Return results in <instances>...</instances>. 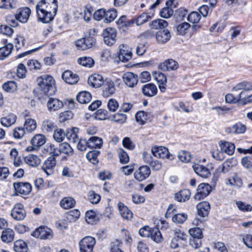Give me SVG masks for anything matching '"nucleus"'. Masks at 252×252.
Returning <instances> with one entry per match:
<instances>
[{"label":"nucleus","instance_id":"21","mask_svg":"<svg viewBox=\"0 0 252 252\" xmlns=\"http://www.w3.org/2000/svg\"><path fill=\"white\" fill-rule=\"evenodd\" d=\"M36 13L38 20L43 23H48L52 21L56 15L51 11H36Z\"/></svg>","mask_w":252,"mask_h":252},{"label":"nucleus","instance_id":"59","mask_svg":"<svg viewBox=\"0 0 252 252\" xmlns=\"http://www.w3.org/2000/svg\"><path fill=\"white\" fill-rule=\"evenodd\" d=\"M177 157L180 160L185 162H189L191 159V156L189 153L185 151L180 152Z\"/></svg>","mask_w":252,"mask_h":252},{"label":"nucleus","instance_id":"4","mask_svg":"<svg viewBox=\"0 0 252 252\" xmlns=\"http://www.w3.org/2000/svg\"><path fill=\"white\" fill-rule=\"evenodd\" d=\"M151 152L153 156L158 158L169 160L174 158L173 155L169 153L168 149L165 147L155 146L152 147Z\"/></svg>","mask_w":252,"mask_h":252},{"label":"nucleus","instance_id":"19","mask_svg":"<svg viewBox=\"0 0 252 252\" xmlns=\"http://www.w3.org/2000/svg\"><path fill=\"white\" fill-rule=\"evenodd\" d=\"M178 67L177 62L172 59L167 60L158 65V68L163 71L176 70Z\"/></svg>","mask_w":252,"mask_h":252},{"label":"nucleus","instance_id":"47","mask_svg":"<svg viewBox=\"0 0 252 252\" xmlns=\"http://www.w3.org/2000/svg\"><path fill=\"white\" fill-rule=\"evenodd\" d=\"M117 16V12L114 9L105 10V20L106 23H110L113 21Z\"/></svg>","mask_w":252,"mask_h":252},{"label":"nucleus","instance_id":"17","mask_svg":"<svg viewBox=\"0 0 252 252\" xmlns=\"http://www.w3.org/2000/svg\"><path fill=\"white\" fill-rule=\"evenodd\" d=\"M88 82L90 86L98 88L102 86L105 82V79L104 80L103 76L100 74L95 73L89 77Z\"/></svg>","mask_w":252,"mask_h":252},{"label":"nucleus","instance_id":"38","mask_svg":"<svg viewBox=\"0 0 252 252\" xmlns=\"http://www.w3.org/2000/svg\"><path fill=\"white\" fill-rule=\"evenodd\" d=\"M75 200L71 197H64L60 201L61 206L65 209H68L73 207L75 205Z\"/></svg>","mask_w":252,"mask_h":252},{"label":"nucleus","instance_id":"10","mask_svg":"<svg viewBox=\"0 0 252 252\" xmlns=\"http://www.w3.org/2000/svg\"><path fill=\"white\" fill-rule=\"evenodd\" d=\"M33 237L41 239H47L52 238L53 233L52 230L47 227H39L32 232Z\"/></svg>","mask_w":252,"mask_h":252},{"label":"nucleus","instance_id":"11","mask_svg":"<svg viewBox=\"0 0 252 252\" xmlns=\"http://www.w3.org/2000/svg\"><path fill=\"white\" fill-rule=\"evenodd\" d=\"M211 191V187L206 183H201L197 187L194 198L196 200H201L206 197Z\"/></svg>","mask_w":252,"mask_h":252},{"label":"nucleus","instance_id":"52","mask_svg":"<svg viewBox=\"0 0 252 252\" xmlns=\"http://www.w3.org/2000/svg\"><path fill=\"white\" fill-rule=\"evenodd\" d=\"M188 216L185 213H179L173 215L172 220L176 223H182L187 219Z\"/></svg>","mask_w":252,"mask_h":252},{"label":"nucleus","instance_id":"54","mask_svg":"<svg viewBox=\"0 0 252 252\" xmlns=\"http://www.w3.org/2000/svg\"><path fill=\"white\" fill-rule=\"evenodd\" d=\"M99 152L97 151H93L88 152L86 155L87 158L92 163L95 164L98 162L97 156Z\"/></svg>","mask_w":252,"mask_h":252},{"label":"nucleus","instance_id":"23","mask_svg":"<svg viewBox=\"0 0 252 252\" xmlns=\"http://www.w3.org/2000/svg\"><path fill=\"white\" fill-rule=\"evenodd\" d=\"M192 168L194 172L202 178H207L211 175L209 169L203 165L195 163L192 165Z\"/></svg>","mask_w":252,"mask_h":252},{"label":"nucleus","instance_id":"6","mask_svg":"<svg viewBox=\"0 0 252 252\" xmlns=\"http://www.w3.org/2000/svg\"><path fill=\"white\" fill-rule=\"evenodd\" d=\"M102 35L104 43L109 46H112L116 41L117 32L115 29L108 28L105 29Z\"/></svg>","mask_w":252,"mask_h":252},{"label":"nucleus","instance_id":"46","mask_svg":"<svg viewBox=\"0 0 252 252\" xmlns=\"http://www.w3.org/2000/svg\"><path fill=\"white\" fill-rule=\"evenodd\" d=\"M154 13H152L151 15H148L147 13L144 12L135 20V22L137 26L141 25L147 22L149 19H151Z\"/></svg>","mask_w":252,"mask_h":252},{"label":"nucleus","instance_id":"34","mask_svg":"<svg viewBox=\"0 0 252 252\" xmlns=\"http://www.w3.org/2000/svg\"><path fill=\"white\" fill-rule=\"evenodd\" d=\"M76 97L77 101L82 104L87 103L92 99L91 94L86 91L80 92Z\"/></svg>","mask_w":252,"mask_h":252},{"label":"nucleus","instance_id":"36","mask_svg":"<svg viewBox=\"0 0 252 252\" xmlns=\"http://www.w3.org/2000/svg\"><path fill=\"white\" fill-rule=\"evenodd\" d=\"M25 162L30 166L36 167L40 163V158L35 155H29L25 158Z\"/></svg>","mask_w":252,"mask_h":252},{"label":"nucleus","instance_id":"63","mask_svg":"<svg viewBox=\"0 0 252 252\" xmlns=\"http://www.w3.org/2000/svg\"><path fill=\"white\" fill-rule=\"evenodd\" d=\"M25 133V130L24 127H17L13 129V135L15 139L22 138Z\"/></svg>","mask_w":252,"mask_h":252},{"label":"nucleus","instance_id":"37","mask_svg":"<svg viewBox=\"0 0 252 252\" xmlns=\"http://www.w3.org/2000/svg\"><path fill=\"white\" fill-rule=\"evenodd\" d=\"M16 116L13 114H9L5 117L1 119V124L4 126L9 127L15 124L16 121Z\"/></svg>","mask_w":252,"mask_h":252},{"label":"nucleus","instance_id":"41","mask_svg":"<svg viewBox=\"0 0 252 252\" xmlns=\"http://www.w3.org/2000/svg\"><path fill=\"white\" fill-rule=\"evenodd\" d=\"M16 6V0H0V8L4 9H14Z\"/></svg>","mask_w":252,"mask_h":252},{"label":"nucleus","instance_id":"9","mask_svg":"<svg viewBox=\"0 0 252 252\" xmlns=\"http://www.w3.org/2000/svg\"><path fill=\"white\" fill-rule=\"evenodd\" d=\"M11 217L16 220H23L26 216V212L23 205L17 203L11 210Z\"/></svg>","mask_w":252,"mask_h":252},{"label":"nucleus","instance_id":"8","mask_svg":"<svg viewBox=\"0 0 252 252\" xmlns=\"http://www.w3.org/2000/svg\"><path fill=\"white\" fill-rule=\"evenodd\" d=\"M95 240L91 236H87L83 238L79 243L81 252H92Z\"/></svg>","mask_w":252,"mask_h":252},{"label":"nucleus","instance_id":"1","mask_svg":"<svg viewBox=\"0 0 252 252\" xmlns=\"http://www.w3.org/2000/svg\"><path fill=\"white\" fill-rule=\"evenodd\" d=\"M232 91L236 93L241 91L236 96L228 94L225 95V100L227 103H237L241 101L242 98L246 92L252 91V82L244 81L236 84L232 89Z\"/></svg>","mask_w":252,"mask_h":252},{"label":"nucleus","instance_id":"33","mask_svg":"<svg viewBox=\"0 0 252 252\" xmlns=\"http://www.w3.org/2000/svg\"><path fill=\"white\" fill-rule=\"evenodd\" d=\"M89 147L91 148H100L103 144L101 138L92 136L88 139Z\"/></svg>","mask_w":252,"mask_h":252},{"label":"nucleus","instance_id":"50","mask_svg":"<svg viewBox=\"0 0 252 252\" xmlns=\"http://www.w3.org/2000/svg\"><path fill=\"white\" fill-rule=\"evenodd\" d=\"M65 136L66 132H65L63 130L60 128L56 129L53 135L54 139L58 142L63 141Z\"/></svg>","mask_w":252,"mask_h":252},{"label":"nucleus","instance_id":"31","mask_svg":"<svg viewBox=\"0 0 252 252\" xmlns=\"http://www.w3.org/2000/svg\"><path fill=\"white\" fill-rule=\"evenodd\" d=\"M14 237V232L10 228H7L2 231L1 239L4 243H8L11 242Z\"/></svg>","mask_w":252,"mask_h":252},{"label":"nucleus","instance_id":"58","mask_svg":"<svg viewBox=\"0 0 252 252\" xmlns=\"http://www.w3.org/2000/svg\"><path fill=\"white\" fill-rule=\"evenodd\" d=\"M236 204L238 208L243 212H249L252 211V206L248 204H246L241 201H236Z\"/></svg>","mask_w":252,"mask_h":252},{"label":"nucleus","instance_id":"2","mask_svg":"<svg viewBox=\"0 0 252 252\" xmlns=\"http://www.w3.org/2000/svg\"><path fill=\"white\" fill-rule=\"evenodd\" d=\"M39 91L41 94L47 96L54 94L56 92L55 81L53 77L44 75L38 77L37 80Z\"/></svg>","mask_w":252,"mask_h":252},{"label":"nucleus","instance_id":"29","mask_svg":"<svg viewBox=\"0 0 252 252\" xmlns=\"http://www.w3.org/2000/svg\"><path fill=\"white\" fill-rule=\"evenodd\" d=\"M79 129L77 127H73L71 129L68 130L66 132L65 137L70 142L75 143L79 141V137L77 132Z\"/></svg>","mask_w":252,"mask_h":252},{"label":"nucleus","instance_id":"55","mask_svg":"<svg viewBox=\"0 0 252 252\" xmlns=\"http://www.w3.org/2000/svg\"><path fill=\"white\" fill-rule=\"evenodd\" d=\"M200 18L201 16L199 13L193 11L188 15L187 20L191 23H197L200 21Z\"/></svg>","mask_w":252,"mask_h":252},{"label":"nucleus","instance_id":"5","mask_svg":"<svg viewBox=\"0 0 252 252\" xmlns=\"http://www.w3.org/2000/svg\"><path fill=\"white\" fill-rule=\"evenodd\" d=\"M15 194L26 195L32 191V186L28 182H16L13 183Z\"/></svg>","mask_w":252,"mask_h":252},{"label":"nucleus","instance_id":"64","mask_svg":"<svg viewBox=\"0 0 252 252\" xmlns=\"http://www.w3.org/2000/svg\"><path fill=\"white\" fill-rule=\"evenodd\" d=\"M13 33V30L10 27L5 25H1L0 26V33L10 36Z\"/></svg>","mask_w":252,"mask_h":252},{"label":"nucleus","instance_id":"26","mask_svg":"<svg viewBox=\"0 0 252 252\" xmlns=\"http://www.w3.org/2000/svg\"><path fill=\"white\" fill-rule=\"evenodd\" d=\"M143 94L148 97H153L156 95L158 92L156 86L153 83H148L144 85L142 87Z\"/></svg>","mask_w":252,"mask_h":252},{"label":"nucleus","instance_id":"3","mask_svg":"<svg viewBox=\"0 0 252 252\" xmlns=\"http://www.w3.org/2000/svg\"><path fill=\"white\" fill-rule=\"evenodd\" d=\"M191 238L189 240V245L193 248L197 249L201 245V239L203 234L201 229L199 227H194L189 231Z\"/></svg>","mask_w":252,"mask_h":252},{"label":"nucleus","instance_id":"30","mask_svg":"<svg viewBox=\"0 0 252 252\" xmlns=\"http://www.w3.org/2000/svg\"><path fill=\"white\" fill-rule=\"evenodd\" d=\"M190 192L188 189H183L175 194V198L179 202H185L190 197Z\"/></svg>","mask_w":252,"mask_h":252},{"label":"nucleus","instance_id":"24","mask_svg":"<svg viewBox=\"0 0 252 252\" xmlns=\"http://www.w3.org/2000/svg\"><path fill=\"white\" fill-rule=\"evenodd\" d=\"M219 145L223 154L232 155L234 153L235 146L233 143L225 141H220Z\"/></svg>","mask_w":252,"mask_h":252},{"label":"nucleus","instance_id":"40","mask_svg":"<svg viewBox=\"0 0 252 252\" xmlns=\"http://www.w3.org/2000/svg\"><path fill=\"white\" fill-rule=\"evenodd\" d=\"M190 25L187 22H183L179 24L177 27V32L179 35H184L189 33Z\"/></svg>","mask_w":252,"mask_h":252},{"label":"nucleus","instance_id":"42","mask_svg":"<svg viewBox=\"0 0 252 252\" xmlns=\"http://www.w3.org/2000/svg\"><path fill=\"white\" fill-rule=\"evenodd\" d=\"M151 114L143 111L137 112L135 114L136 121L140 125H143L146 121L150 117Z\"/></svg>","mask_w":252,"mask_h":252},{"label":"nucleus","instance_id":"15","mask_svg":"<svg viewBox=\"0 0 252 252\" xmlns=\"http://www.w3.org/2000/svg\"><path fill=\"white\" fill-rule=\"evenodd\" d=\"M123 80L125 84L128 87L133 88L138 82V76L132 72H127L123 75Z\"/></svg>","mask_w":252,"mask_h":252},{"label":"nucleus","instance_id":"13","mask_svg":"<svg viewBox=\"0 0 252 252\" xmlns=\"http://www.w3.org/2000/svg\"><path fill=\"white\" fill-rule=\"evenodd\" d=\"M151 174L150 168L147 165L141 166L134 173L135 179L139 181L146 179Z\"/></svg>","mask_w":252,"mask_h":252},{"label":"nucleus","instance_id":"44","mask_svg":"<svg viewBox=\"0 0 252 252\" xmlns=\"http://www.w3.org/2000/svg\"><path fill=\"white\" fill-rule=\"evenodd\" d=\"M61 154L63 153L68 156H71L73 154V150L70 145L66 142L59 144Z\"/></svg>","mask_w":252,"mask_h":252},{"label":"nucleus","instance_id":"49","mask_svg":"<svg viewBox=\"0 0 252 252\" xmlns=\"http://www.w3.org/2000/svg\"><path fill=\"white\" fill-rule=\"evenodd\" d=\"M117 153L120 159V161L122 164L127 163L129 160V157L123 149L119 148L117 150Z\"/></svg>","mask_w":252,"mask_h":252},{"label":"nucleus","instance_id":"51","mask_svg":"<svg viewBox=\"0 0 252 252\" xmlns=\"http://www.w3.org/2000/svg\"><path fill=\"white\" fill-rule=\"evenodd\" d=\"M2 88L6 92H14L17 89V85L14 81H8L3 84Z\"/></svg>","mask_w":252,"mask_h":252},{"label":"nucleus","instance_id":"45","mask_svg":"<svg viewBox=\"0 0 252 252\" xmlns=\"http://www.w3.org/2000/svg\"><path fill=\"white\" fill-rule=\"evenodd\" d=\"M78 63L82 66L91 67L94 64V61L91 57H83L78 59Z\"/></svg>","mask_w":252,"mask_h":252},{"label":"nucleus","instance_id":"48","mask_svg":"<svg viewBox=\"0 0 252 252\" xmlns=\"http://www.w3.org/2000/svg\"><path fill=\"white\" fill-rule=\"evenodd\" d=\"M151 239L156 243H160L162 240L161 234L158 228H153L150 235Z\"/></svg>","mask_w":252,"mask_h":252},{"label":"nucleus","instance_id":"20","mask_svg":"<svg viewBox=\"0 0 252 252\" xmlns=\"http://www.w3.org/2000/svg\"><path fill=\"white\" fill-rule=\"evenodd\" d=\"M197 212L198 216L202 218L208 216L210 210V204L206 201H203L198 203L196 206Z\"/></svg>","mask_w":252,"mask_h":252},{"label":"nucleus","instance_id":"53","mask_svg":"<svg viewBox=\"0 0 252 252\" xmlns=\"http://www.w3.org/2000/svg\"><path fill=\"white\" fill-rule=\"evenodd\" d=\"M101 197L99 194L95 193L94 191L90 190L88 192V199L92 204H97Z\"/></svg>","mask_w":252,"mask_h":252},{"label":"nucleus","instance_id":"16","mask_svg":"<svg viewBox=\"0 0 252 252\" xmlns=\"http://www.w3.org/2000/svg\"><path fill=\"white\" fill-rule=\"evenodd\" d=\"M31 14V10L29 7H22L17 10L16 18L19 22L22 23H26L29 19Z\"/></svg>","mask_w":252,"mask_h":252},{"label":"nucleus","instance_id":"43","mask_svg":"<svg viewBox=\"0 0 252 252\" xmlns=\"http://www.w3.org/2000/svg\"><path fill=\"white\" fill-rule=\"evenodd\" d=\"M13 45L10 43L0 48V60H3L9 55L11 53Z\"/></svg>","mask_w":252,"mask_h":252},{"label":"nucleus","instance_id":"12","mask_svg":"<svg viewBox=\"0 0 252 252\" xmlns=\"http://www.w3.org/2000/svg\"><path fill=\"white\" fill-rule=\"evenodd\" d=\"M46 142L45 137L41 134L35 135L31 140L32 146L28 147L27 150L32 151L37 150L39 147L42 146Z\"/></svg>","mask_w":252,"mask_h":252},{"label":"nucleus","instance_id":"18","mask_svg":"<svg viewBox=\"0 0 252 252\" xmlns=\"http://www.w3.org/2000/svg\"><path fill=\"white\" fill-rule=\"evenodd\" d=\"M56 164V160L54 157H49L44 162L42 169L47 175H51L53 173V169Z\"/></svg>","mask_w":252,"mask_h":252},{"label":"nucleus","instance_id":"57","mask_svg":"<svg viewBox=\"0 0 252 252\" xmlns=\"http://www.w3.org/2000/svg\"><path fill=\"white\" fill-rule=\"evenodd\" d=\"M47 151L51 154L52 156H58L61 155L60 146L59 147L55 145L54 144H51L47 147Z\"/></svg>","mask_w":252,"mask_h":252},{"label":"nucleus","instance_id":"7","mask_svg":"<svg viewBox=\"0 0 252 252\" xmlns=\"http://www.w3.org/2000/svg\"><path fill=\"white\" fill-rule=\"evenodd\" d=\"M116 91V88L113 81L109 79H106L105 82L102 85V96L105 98H108L114 94Z\"/></svg>","mask_w":252,"mask_h":252},{"label":"nucleus","instance_id":"14","mask_svg":"<svg viewBox=\"0 0 252 252\" xmlns=\"http://www.w3.org/2000/svg\"><path fill=\"white\" fill-rule=\"evenodd\" d=\"M132 51L130 48L124 44L119 46V52L118 58L123 62H126L130 60L132 58Z\"/></svg>","mask_w":252,"mask_h":252},{"label":"nucleus","instance_id":"39","mask_svg":"<svg viewBox=\"0 0 252 252\" xmlns=\"http://www.w3.org/2000/svg\"><path fill=\"white\" fill-rule=\"evenodd\" d=\"M150 27L153 29H162L168 26V23L163 19H157L150 23Z\"/></svg>","mask_w":252,"mask_h":252},{"label":"nucleus","instance_id":"61","mask_svg":"<svg viewBox=\"0 0 252 252\" xmlns=\"http://www.w3.org/2000/svg\"><path fill=\"white\" fill-rule=\"evenodd\" d=\"M42 126L43 129L47 132H51L55 127L54 123L49 119L44 120L42 122Z\"/></svg>","mask_w":252,"mask_h":252},{"label":"nucleus","instance_id":"22","mask_svg":"<svg viewBox=\"0 0 252 252\" xmlns=\"http://www.w3.org/2000/svg\"><path fill=\"white\" fill-rule=\"evenodd\" d=\"M63 79L69 84H75L79 80V76L70 70H66L62 74Z\"/></svg>","mask_w":252,"mask_h":252},{"label":"nucleus","instance_id":"32","mask_svg":"<svg viewBox=\"0 0 252 252\" xmlns=\"http://www.w3.org/2000/svg\"><path fill=\"white\" fill-rule=\"evenodd\" d=\"M13 249L15 252H28V250L27 244L22 240L14 242Z\"/></svg>","mask_w":252,"mask_h":252},{"label":"nucleus","instance_id":"62","mask_svg":"<svg viewBox=\"0 0 252 252\" xmlns=\"http://www.w3.org/2000/svg\"><path fill=\"white\" fill-rule=\"evenodd\" d=\"M112 120L119 124H124L126 122V116L122 113H117L113 115Z\"/></svg>","mask_w":252,"mask_h":252},{"label":"nucleus","instance_id":"27","mask_svg":"<svg viewBox=\"0 0 252 252\" xmlns=\"http://www.w3.org/2000/svg\"><path fill=\"white\" fill-rule=\"evenodd\" d=\"M118 207L121 216L125 220H130L133 218L131 211L123 203L119 202Z\"/></svg>","mask_w":252,"mask_h":252},{"label":"nucleus","instance_id":"56","mask_svg":"<svg viewBox=\"0 0 252 252\" xmlns=\"http://www.w3.org/2000/svg\"><path fill=\"white\" fill-rule=\"evenodd\" d=\"M242 165L247 169L252 168V155H250L243 157L241 159Z\"/></svg>","mask_w":252,"mask_h":252},{"label":"nucleus","instance_id":"35","mask_svg":"<svg viewBox=\"0 0 252 252\" xmlns=\"http://www.w3.org/2000/svg\"><path fill=\"white\" fill-rule=\"evenodd\" d=\"M37 127L36 122L32 118H27L25 120L24 128L28 132H32L35 130Z\"/></svg>","mask_w":252,"mask_h":252},{"label":"nucleus","instance_id":"25","mask_svg":"<svg viewBox=\"0 0 252 252\" xmlns=\"http://www.w3.org/2000/svg\"><path fill=\"white\" fill-rule=\"evenodd\" d=\"M63 106V103L59 99L55 98H49L47 102L48 109L50 111H55Z\"/></svg>","mask_w":252,"mask_h":252},{"label":"nucleus","instance_id":"28","mask_svg":"<svg viewBox=\"0 0 252 252\" xmlns=\"http://www.w3.org/2000/svg\"><path fill=\"white\" fill-rule=\"evenodd\" d=\"M171 38L170 33L167 30H160L156 33V39L159 43H164Z\"/></svg>","mask_w":252,"mask_h":252},{"label":"nucleus","instance_id":"60","mask_svg":"<svg viewBox=\"0 0 252 252\" xmlns=\"http://www.w3.org/2000/svg\"><path fill=\"white\" fill-rule=\"evenodd\" d=\"M119 106V103L115 99L110 98L107 102V108L111 112H115Z\"/></svg>","mask_w":252,"mask_h":252}]
</instances>
